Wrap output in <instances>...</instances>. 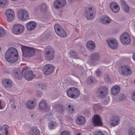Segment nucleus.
<instances>
[{"label": "nucleus", "mask_w": 135, "mask_h": 135, "mask_svg": "<svg viewBox=\"0 0 135 135\" xmlns=\"http://www.w3.org/2000/svg\"><path fill=\"white\" fill-rule=\"evenodd\" d=\"M7 0H0V8L3 7L6 4Z\"/></svg>", "instance_id": "4c0bfd02"}, {"label": "nucleus", "mask_w": 135, "mask_h": 135, "mask_svg": "<svg viewBox=\"0 0 135 135\" xmlns=\"http://www.w3.org/2000/svg\"><path fill=\"white\" fill-rule=\"evenodd\" d=\"M17 16L20 20L25 21L29 18L28 12L23 9H20L17 12Z\"/></svg>", "instance_id": "1a4fd4ad"}, {"label": "nucleus", "mask_w": 135, "mask_h": 135, "mask_svg": "<svg viewBox=\"0 0 135 135\" xmlns=\"http://www.w3.org/2000/svg\"><path fill=\"white\" fill-rule=\"evenodd\" d=\"M2 100H0V109H2Z\"/></svg>", "instance_id": "8fccbe9b"}, {"label": "nucleus", "mask_w": 135, "mask_h": 135, "mask_svg": "<svg viewBox=\"0 0 135 135\" xmlns=\"http://www.w3.org/2000/svg\"><path fill=\"white\" fill-rule=\"evenodd\" d=\"M119 118L118 117H114L112 118L110 121V124L112 126H114L117 125L119 123Z\"/></svg>", "instance_id": "bb28decb"}, {"label": "nucleus", "mask_w": 135, "mask_h": 135, "mask_svg": "<svg viewBox=\"0 0 135 135\" xmlns=\"http://www.w3.org/2000/svg\"><path fill=\"white\" fill-rule=\"evenodd\" d=\"M21 49L23 55L25 57H29L33 56L35 54V50L32 48L23 46Z\"/></svg>", "instance_id": "7ed1b4c3"}, {"label": "nucleus", "mask_w": 135, "mask_h": 135, "mask_svg": "<svg viewBox=\"0 0 135 135\" xmlns=\"http://www.w3.org/2000/svg\"><path fill=\"white\" fill-rule=\"evenodd\" d=\"M38 9L41 11H45L47 9V6L46 4L41 3L38 7Z\"/></svg>", "instance_id": "72a5a7b5"}, {"label": "nucleus", "mask_w": 135, "mask_h": 135, "mask_svg": "<svg viewBox=\"0 0 135 135\" xmlns=\"http://www.w3.org/2000/svg\"><path fill=\"white\" fill-rule=\"evenodd\" d=\"M107 41L109 46L112 49H115L118 46V43L114 38L109 39Z\"/></svg>", "instance_id": "f3484780"}, {"label": "nucleus", "mask_w": 135, "mask_h": 135, "mask_svg": "<svg viewBox=\"0 0 135 135\" xmlns=\"http://www.w3.org/2000/svg\"><path fill=\"white\" fill-rule=\"evenodd\" d=\"M76 122L79 125H83L85 124L86 119L83 116H79L77 117L76 120Z\"/></svg>", "instance_id": "5701e85b"}, {"label": "nucleus", "mask_w": 135, "mask_h": 135, "mask_svg": "<svg viewBox=\"0 0 135 135\" xmlns=\"http://www.w3.org/2000/svg\"><path fill=\"white\" fill-rule=\"evenodd\" d=\"M6 15L9 21H12L13 20L15 16L13 10L10 9H7L6 12Z\"/></svg>", "instance_id": "a211bd4d"}, {"label": "nucleus", "mask_w": 135, "mask_h": 135, "mask_svg": "<svg viewBox=\"0 0 135 135\" xmlns=\"http://www.w3.org/2000/svg\"><path fill=\"white\" fill-rule=\"evenodd\" d=\"M36 26V23L34 21H30L26 25V26L28 30L30 31L34 29Z\"/></svg>", "instance_id": "4be33fe9"}, {"label": "nucleus", "mask_w": 135, "mask_h": 135, "mask_svg": "<svg viewBox=\"0 0 135 135\" xmlns=\"http://www.w3.org/2000/svg\"><path fill=\"white\" fill-rule=\"evenodd\" d=\"M55 55V51L54 49L51 47L47 46L45 51L44 56L45 59L48 61L52 60Z\"/></svg>", "instance_id": "f03ea898"}, {"label": "nucleus", "mask_w": 135, "mask_h": 135, "mask_svg": "<svg viewBox=\"0 0 135 135\" xmlns=\"http://www.w3.org/2000/svg\"><path fill=\"white\" fill-rule=\"evenodd\" d=\"M92 121L95 126H101L103 124L101 117L98 115H95L93 116Z\"/></svg>", "instance_id": "2eb2a0df"}, {"label": "nucleus", "mask_w": 135, "mask_h": 135, "mask_svg": "<svg viewBox=\"0 0 135 135\" xmlns=\"http://www.w3.org/2000/svg\"><path fill=\"white\" fill-rule=\"evenodd\" d=\"M27 67L24 68L22 72V75L27 80H30L34 77V75L33 74V72L30 70H27Z\"/></svg>", "instance_id": "39448f33"}, {"label": "nucleus", "mask_w": 135, "mask_h": 135, "mask_svg": "<svg viewBox=\"0 0 135 135\" xmlns=\"http://www.w3.org/2000/svg\"><path fill=\"white\" fill-rule=\"evenodd\" d=\"M81 135V133H78V134H77L76 135Z\"/></svg>", "instance_id": "6e6d98bb"}, {"label": "nucleus", "mask_w": 135, "mask_h": 135, "mask_svg": "<svg viewBox=\"0 0 135 135\" xmlns=\"http://www.w3.org/2000/svg\"><path fill=\"white\" fill-rule=\"evenodd\" d=\"M68 109L69 113H71L74 112V110L73 105H69L68 107Z\"/></svg>", "instance_id": "58836bf2"}, {"label": "nucleus", "mask_w": 135, "mask_h": 135, "mask_svg": "<svg viewBox=\"0 0 135 135\" xmlns=\"http://www.w3.org/2000/svg\"><path fill=\"white\" fill-rule=\"evenodd\" d=\"M39 106L40 109L42 111H47L50 109V107L47 105L46 102L45 100H42L40 102Z\"/></svg>", "instance_id": "dca6fc26"}, {"label": "nucleus", "mask_w": 135, "mask_h": 135, "mask_svg": "<svg viewBox=\"0 0 135 135\" xmlns=\"http://www.w3.org/2000/svg\"><path fill=\"white\" fill-rule=\"evenodd\" d=\"M46 117L48 119H51L52 118V115L51 113H50L47 115Z\"/></svg>", "instance_id": "49530a36"}, {"label": "nucleus", "mask_w": 135, "mask_h": 135, "mask_svg": "<svg viewBox=\"0 0 135 135\" xmlns=\"http://www.w3.org/2000/svg\"><path fill=\"white\" fill-rule=\"evenodd\" d=\"M0 135H2L1 133H0Z\"/></svg>", "instance_id": "13d9d810"}, {"label": "nucleus", "mask_w": 135, "mask_h": 135, "mask_svg": "<svg viewBox=\"0 0 135 135\" xmlns=\"http://www.w3.org/2000/svg\"><path fill=\"white\" fill-rule=\"evenodd\" d=\"M9 127L7 125H4L3 126V128L5 129L6 133V135H7L8 133V128Z\"/></svg>", "instance_id": "de8ad7c7"}, {"label": "nucleus", "mask_w": 135, "mask_h": 135, "mask_svg": "<svg viewBox=\"0 0 135 135\" xmlns=\"http://www.w3.org/2000/svg\"><path fill=\"white\" fill-rule=\"evenodd\" d=\"M86 47L89 50H93L95 47V43L92 41H89L87 43Z\"/></svg>", "instance_id": "cd10ccee"}, {"label": "nucleus", "mask_w": 135, "mask_h": 135, "mask_svg": "<svg viewBox=\"0 0 135 135\" xmlns=\"http://www.w3.org/2000/svg\"><path fill=\"white\" fill-rule=\"evenodd\" d=\"M60 135H70L69 131H64L61 133Z\"/></svg>", "instance_id": "c03bdc74"}, {"label": "nucleus", "mask_w": 135, "mask_h": 135, "mask_svg": "<svg viewBox=\"0 0 135 135\" xmlns=\"http://www.w3.org/2000/svg\"><path fill=\"white\" fill-rule=\"evenodd\" d=\"M122 100H123V98H122Z\"/></svg>", "instance_id": "bf43d9fd"}, {"label": "nucleus", "mask_w": 135, "mask_h": 135, "mask_svg": "<svg viewBox=\"0 0 135 135\" xmlns=\"http://www.w3.org/2000/svg\"><path fill=\"white\" fill-rule=\"evenodd\" d=\"M95 13V10L93 7H89L86 8L84 14L86 18L89 20L93 19Z\"/></svg>", "instance_id": "423d86ee"}, {"label": "nucleus", "mask_w": 135, "mask_h": 135, "mask_svg": "<svg viewBox=\"0 0 135 135\" xmlns=\"http://www.w3.org/2000/svg\"><path fill=\"white\" fill-rule=\"evenodd\" d=\"M120 40L122 43L125 45L129 44L131 40L129 35L126 32L124 33L121 35Z\"/></svg>", "instance_id": "9b49d317"}, {"label": "nucleus", "mask_w": 135, "mask_h": 135, "mask_svg": "<svg viewBox=\"0 0 135 135\" xmlns=\"http://www.w3.org/2000/svg\"><path fill=\"white\" fill-rule=\"evenodd\" d=\"M104 79L105 81H108L109 80L108 76L107 74L104 75Z\"/></svg>", "instance_id": "09e8293b"}, {"label": "nucleus", "mask_w": 135, "mask_h": 135, "mask_svg": "<svg viewBox=\"0 0 135 135\" xmlns=\"http://www.w3.org/2000/svg\"><path fill=\"white\" fill-rule=\"evenodd\" d=\"M110 9L114 13L118 12L120 8L119 5L116 3L112 2L109 5Z\"/></svg>", "instance_id": "412c9836"}, {"label": "nucleus", "mask_w": 135, "mask_h": 135, "mask_svg": "<svg viewBox=\"0 0 135 135\" xmlns=\"http://www.w3.org/2000/svg\"><path fill=\"white\" fill-rule=\"evenodd\" d=\"M120 90V88L119 86L115 85L113 87L112 90V93L113 95H115L118 93Z\"/></svg>", "instance_id": "c756f323"}, {"label": "nucleus", "mask_w": 135, "mask_h": 135, "mask_svg": "<svg viewBox=\"0 0 135 135\" xmlns=\"http://www.w3.org/2000/svg\"><path fill=\"white\" fill-rule=\"evenodd\" d=\"M93 134L94 135H104L100 130H97L95 131Z\"/></svg>", "instance_id": "ea45409f"}, {"label": "nucleus", "mask_w": 135, "mask_h": 135, "mask_svg": "<svg viewBox=\"0 0 135 135\" xmlns=\"http://www.w3.org/2000/svg\"><path fill=\"white\" fill-rule=\"evenodd\" d=\"M54 69V66L51 64H48L45 65L43 68V72L44 74L48 75L52 73Z\"/></svg>", "instance_id": "ddd939ff"}, {"label": "nucleus", "mask_w": 135, "mask_h": 135, "mask_svg": "<svg viewBox=\"0 0 135 135\" xmlns=\"http://www.w3.org/2000/svg\"><path fill=\"white\" fill-rule=\"evenodd\" d=\"M108 89L104 86H100L98 88L97 91V96L100 98L105 97L107 94Z\"/></svg>", "instance_id": "f8f14e48"}, {"label": "nucleus", "mask_w": 135, "mask_h": 135, "mask_svg": "<svg viewBox=\"0 0 135 135\" xmlns=\"http://www.w3.org/2000/svg\"><path fill=\"white\" fill-rule=\"evenodd\" d=\"M133 58L134 60H135V52L134 53L133 56Z\"/></svg>", "instance_id": "3c124183"}, {"label": "nucleus", "mask_w": 135, "mask_h": 135, "mask_svg": "<svg viewBox=\"0 0 135 135\" xmlns=\"http://www.w3.org/2000/svg\"><path fill=\"white\" fill-rule=\"evenodd\" d=\"M131 100L135 102V91H133L131 94Z\"/></svg>", "instance_id": "a19ab883"}, {"label": "nucleus", "mask_w": 135, "mask_h": 135, "mask_svg": "<svg viewBox=\"0 0 135 135\" xmlns=\"http://www.w3.org/2000/svg\"><path fill=\"white\" fill-rule=\"evenodd\" d=\"M6 31L3 28L0 27V37H2L6 34Z\"/></svg>", "instance_id": "e433bc0d"}, {"label": "nucleus", "mask_w": 135, "mask_h": 135, "mask_svg": "<svg viewBox=\"0 0 135 135\" xmlns=\"http://www.w3.org/2000/svg\"><path fill=\"white\" fill-rule=\"evenodd\" d=\"M54 28L56 33L58 36L62 37L67 36V33L58 24H56L54 26Z\"/></svg>", "instance_id": "6e6552de"}, {"label": "nucleus", "mask_w": 135, "mask_h": 135, "mask_svg": "<svg viewBox=\"0 0 135 135\" xmlns=\"http://www.w3.org/2000/svg\"><path fill=\"white\" fill-rule=\"evenodd\" d=\"M12 73L13 76L15 78L18 79H21L22 75L21 74V72L19 68L13 69Z\"/></svg>", "instance_id": "6ab92c4d"}, {"label": "nucleus", "mask_w": 135, "mask_h": 135, "mask_svg": "<svg viewBox=\"0 0 135 135\" xmlns=\"http://www.w3.org/2000/svg\"><path fill=\"white\" fill-rule=\"evenodd\" d=\"M99 54L96 53H94L91 54L90 57L89 62L90 63H93L98 59Z\"/></svg>", "instance_id": "a878e982"}, {"label": "nucleus", "mask_w": 135, "mask_h": 135, "mask_svg": "<svg viewBox=\"0 0 135 135\" xmlns=\"http://www.w3.org/2000/svg\"><path fill=\"white\" fill-rule=\"evenodd\" d=\"M67 95L71 98H75L78 97L79 94V91L78 89L74 87L69 88L66 91Z\"/></svg>", "instance_id": "0eeeda50"}, {"label": "nucleus", "mask_w": 135, "mask_h": 135, "mask_svg": "<svg viewBox=\"0 0 135 135\" xmlns=\"http://www.w3.org/2000/svg\"><path fill=\"white\" fill-rule=\"evenodd\" d=\"M26 107L29 109H32L35 107L34 101L32 100H28L26 103Z\"/></svg>", "instance_id": "b1692460"}, {"label": "nucleus", "mask_w": 135, "mask_h": 135, "mask_svg": "<svg viewBox=\"0 0 135 135\" xmlns=\"http://www.w3.org/2000/svg\"><path fill=\"white\" fill-rule=\"evenodd\" d=\"M48 126L49 129H53L57 126V124L55 122L52 120L49 123Z\"/></svg>", "instance_id": "473e14b6"}, {"label": "nucleus", "mask_w": 135, "mask_h": 135, "mask_svg": "<svg viewBox=\"0 0 135 135\" xmlns=\"http://www.w3.org/2000/svg\"><path fill=\"white\" fill-rule=\"evenodd\" d=\"M96 75L98 76H99L102 74L101 71L99 69H97L95 72Z\"/></svg>", "instance_id": "a18cd8bd"}, {"label": "nucleus", "mask_w": 135, "mask_h": 135, "mask_svg": "<svg viewBox=\"0 0 135 135\" xmlns=\"http://www.w3.org/2000/svg\"><path fill=\"white\" fill-rule=\"evenodd\" d=\"M111 20L107 16H103L100 19V21L103 24H108L109 23Z\"/></svg>", "instance_id": "393cba45"}, {"label": "nucleus", "mask_w": 135, "mask_h": 135, "mask_svg": "<svg viewBox=\"0 0 135 135\" xmlns=\"http://www.w3.org/2000/svg\"><path fill=\"white\" fill-rule=\"evenodd\" d=\"M119 72L123 76H128L132 74V71L129 66L127 65H123L119 68Z\"/></svg>", "instance_id": "20e7f679"}, {"label": "nucleus", "mask_w": 135, "mask_h": 135, "mask_svg": "<svg viewBox=\"0 0 135 135\" xmlns=\"http://www.w3.org/2000/svg\"><path fill=\"white\" fill-rule=\"evenodd\" d=\"M65 0H55L53 2V6L55 8H61L63 7L66 4Z\"/></svg>", "instance_id": "4468645a"}, {"label": "nucleus", "mask_w": 135, "mask_h": 135, "mask_svg": "<svg viewBox=\"0 0 135 135\" xmlns=\"http://www.w3.org/2000/svg\"><path fill=\"white\" fill-rule=\"evenodd\" d=\"M1 96V94H0V96Z\"/></svg>", "instance_id": "052dcab7"}, {"label": "nucleus", "mask_w": 135, "mask_h": 135, "mask_svg": "<svg viewBox=\"0 0 135 135\" xmlns=\"http://www.w3.org/2000/svg\"><path fill=\"white\" fill-rule=\"evenodd\" d=\"M41 93H40V94H38L37 93V96L38 97H40L41 96Z\"/></svg>", "instance_id": "603ef678"}, {"label": "nucleus", "mask_w": 135, "mask_h": 135, "mask_svg": "<svg viewBox=\"0 0 135 135\" xmlns=\"http://www.w3.org/2000/svg\"><path fill=\"white\" fill-rule=\"evenodd\" d=\"M94 79L92 77H90L87 80L88 83L90 84H92L93 82Z\"/></svg>", "instance_id": "37998d69"}, {"label": "nucleus", "mask_w": 135, "mask_h": 135, "mask_svg": "<svg viewBox=\"0 0 135 135\" xmlns=\"http://www.w3.org/2000/svg\"><path fill=\"white\" fill-rule=\"evenodd\" d=\"M98 106H99V105H98V104H96L94 106V107H97V108H96V109H99L100 108H99V107H98Z\"/></svg>", "instance_id": "864d4df0"}, {"label": "nucleus", "mask_w": 135, "mask_h": 135, "mask_svg": "<svg viewBox=\"0 0 135 135\" xmlns=\"http://www.w3.org/2000/svg\"><path fill=\"white\" fill-rule=\"evenodd\" d=\"M121 5L122 8L126 12H128L129 10V7L126 5L124 1L121 0L120 1Z\"/></svg>", "instance_id": "7c9ffc66"}, {"label": "nucleus", "mask_w": 135, "mask_h": 135, "mask_svg": "<svg viewBox=\"0 0 135 135\" xmlns=\"http://www.w3.org/2000/svg\"><path fill=\"white\" fill-rule=\"evenodd\" d=\"M70 57L74 58L77 59L78 58V55L77 53L72 50H70L69 52Z\"/></svg>", "instance_id": "f704fd0d"}, {"label": "nucleus", "mask_w": 135, "mask_h": 135, "mask_svg": "<svg viewBox=\"0 0 135 135\" xmlns=\"http://www.w3.org/2000/svg\"><path fill=\"white\" fill-rule=\"evenodd\" d=\"M24 29V27L23 25L19 24H16L13 26L12 31L13 34L18 35L22 33Z\"/></svg>", "instance_id": "9d476101"}, {"label": "nucleus", "mask_w": 135, "mask_h": 135, "mask_svg": "<svg viewBox=\"0 0 135 135\" xmlns=\"http://www.w3.org/2000/svg\"><path fill=\"white\" fill-rule=\"evenodd\" d=\"M38 88H39L41 89H45L46 88V86L44 84H39L38 86Z\"/></svg>", "instance_id": "79ce46f5"}, {"label": "nucleus", "mask_w": 135, "mask_h": 135, "mask_svg": "<svg viewBox=\"0 0 135 135\" xmlns=\"http://www.w3.org/2000/svg\"><path fill=\"white\" fill-rule=\"evenodd\" d=\"M76 0H69V2H73L75 1Z\"/></svg>", "instance_id": "5fc2aeb1"}, {"label": "nucleus", "mask_w": 135, "mask_h": 135, "mask_svg": "<svg viewBox=\"0 0 135 135\" xmlns=\"http://www.w3.org/2000/svg\"><path fill=\"white\" fill-rule=\"evenodd\" d=\"M56 108L60 113H63L65 110V108L64 106L60 104H58L56 105Z\"/></svg>", "instance_id": "2f4dec72"}, {"label": "nucleus", "mask_w": 135, "mask_h": 135, "mask_svg": "<svg viewBox=\"0 0 135 135\" xmlns=\"http://www.w3.org/2000/svg\"><path fill=\"white\" fill-rule=\"evenodd\" d=\"M2 84L5 88H10L12 85L13 83L9 79L5 78L2 81Z\"/></svg>", "instance_id": "aec40b11"}, {"label": "nucleus", "mask_w": 135, "mask_h": 135, "mask_svg": "<svg viewBox=\"0 0 135 135\" xmlns=\"http://www.w3.org/2000/svg\"><path fill=\"white\" fill-rule=\"evenodd\" d=\"M5 57L7 61L12 63L15 62L18 58V51L14 48H9L6 52Z\"/></svg>", "instance_id": "f257e3e1"}, {"label": "nucleus", "mask_w": 135, "mask_h": 135, "mask_svg": "<svg viewBox=\"0 0 135 135\" xmlns=\"http://www.w3.org/2000/svg\"><path fill=\"white\" fill-rule=\"evenodd\" d=\"M2 129V128L0 126V130Z\"/></svg>", "instance_id": "4d7b16f0"}, {"label": "nucleus", "mask_w": 135, "mask_h": 135, "mask_svg": "<svg viewBox=\"0 0 135 135\" xmlns=\"http://www.w3.org/2000/svg\"><path fill=\"white\" fill-rule=\"evenodd\" d=\"M128 132V135H135V128L133 127H131L129 129Z\"/></svg>", "instance_id": "c9c22d12"}, {"label": "nucleus", "mask_w": 135, "mask_h": 135, "mask_svg": "<svg viewBox=\"0 0 135 135\" xmlns=\"http://www.w3.org/2000/svg\"><path fill=\"white\" fill-rule=\"evenodd\" d=\"M29 135H40L39 130L36 128L33 127L29 133Z\"/></svg>", "instance_id": "c85d7f7f"}]
</instances>
